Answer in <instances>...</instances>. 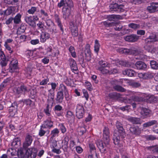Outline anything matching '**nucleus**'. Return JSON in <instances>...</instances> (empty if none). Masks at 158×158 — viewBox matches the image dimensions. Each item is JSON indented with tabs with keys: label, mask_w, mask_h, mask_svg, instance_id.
<instances>
[{
	"label": "nucleus",
	"mask_w": 158,
	"mask_h": 158,
	"mask_svg": "<svg viewBox=\"0 0 158 158\" xmlns=\"http://www.w3.org/2000/svg\"><path fill=\"white\" fill-rule=\"evenodd\" d=\"M69 138L68 136H66L62 140V144L68 145Z\"/></svg>",
	"instance_id": "63"
},
{
	"label": "nucleus",
	"mask_w": 158,
	"mask_h": 158,
	"mask_svg": "<svg viewBox=\"0 0 158 158\" xmlns=\"http://www.w3.org/2000/svg\"><path fill=\"white\" fill-rule=\"evenodd\" d=\"M108 96L110 98L114 100H117L120 97L119 94L114 92L110 93Z\"/></svg>",
	"instance_id": "35"
},
{
	"label": "nucleus",
	"mask_w": 158,
	"mask_h": 158,
	"mask_svg": "<svg viewBox=\"0 0 158 158\" xmlns=\"http://www.w3.org/2000/svg\"><path fill=\"white\" fill-rule=\"evenodd\" d=\"M37 7L34 6H32L30 9H29L27 11V13L30 14H33L36 11Z\"/></svg>",
	"instance_id": "59"
},
{
	"label": "nucleus",
	"mask_w": 158,
	"mask_h": 158,
	"mask_svg": "<svg viewBox=\"0 0 158 158\" xmlns=\"http://www.w3.org/2000/svg\"><path fill=\"white\" fill-rule=\"evenodd\" d=\"M22 102L24 104L27 106H30L32 102V101L29 99H23L22 100Z\"/></svg>",
	"instance_id": "54"
},
{
	"label": "nucleus",
	"mask_w": 158,
	"mask_h": 158,
	"mask_svg": "<svg viewBox=\"0 0 158 158\" xmlns=\"http://www.w3.org/2000/svg\"><path fill=\"white\" fill-rule=\"evenodd\" d=\"M33 140V137L31 135L29 134H27L25 138V141L23 143V147L26 148L30 146L32 143Z\"/></svg>",
	"instance_id": "14"
},
{
	"label": "nucleus",
	"mask_w": 158,
	"mask_h": 158,
	"mask_svg": "<svg viewBox=\"0 0 158 158\" xmlns=\"http://www.w3.org/2000/svg\"><path fill=\"white\" fill-rule=\"evenodd\" d=\"M64 94L57 92L55 98L56 102L57 104L62 103L64 99Z\"/></svg>",
	"instance_id": "29"
},
{
	"label": "nucleus",
	"mask_w": 158,
	"mask_h": 158,
	"mask_svg": "<svg viewBox=\"0 0 158 158\" xmlns=\"http://www.w3.org/2000/svg\"><path fill=\"white\" fill-rule=\"evenodd\" d=\"M147 10L149 13H154L158 11V2H152L147 6Z\"/></svg>",
	"instance_id": "9"
},
{
	"label": "nucleus",
	"mask_w": 158,
	"mask_h": 158,
	"mask_svg": "<svg viewBox=\"0 0 158 158\" xmlns=\"http://www.w3.org/2000/svg\"><path fill=\"white\" fill-rule=\"evenodd\" d=\"M157 100V97L153 95H148L146 99V102L149 103L155 102Z\"/></svg>",
	"instance_id": "32"
},
{
	"label": "nucleus",
	"mask_w": 158,
	"mask_h": 158,
	"mask_svg": "<svg viewBox=\"0 0 158 158\" xmlns=\"http://www.w3.org/2000/svg\"><path fill=\"white\" fill-rule=\"evenodd\" d=\"M28 91V88L26 86L23 84L20 86L17 87L14 89V92L17 94L21 93L25 94Z\"/></svg>",
	"instance_id": "8"
},
{
	"label": "nucleus",
	"mask_w": 158,
	"mask_h": 158,
	"mask_svg": "<svg viewBox=\"0 0 158 158\" xmlns=\"http://www.w3.org/2000/svg\"><path fill=\"white\" fill-rule=\"evenodd\" d=\"M130 54L135 56L139 55L140 53V50L136 49L135 48L131 49Z\"/></svg>",
	"instance_id": "47"
},
{
	"label": "nucleus",
	"mask_w": 158,
	"mask_h": 158,
	"mask_svg": "<svg viewBox=\"0 0 158 158\" xmlns=\"http://www.w3.org/2000/svg\"><path fill=\"white\" fill-rule=\"evenodd\" d=\"M110 11L121 13L125 11L124 6L123 5H118L115 2L113 1L109 5Z\"/></svg>",
	"instance_id": "3"
},
{
	"label": "nucleus",
	"mask_w": 158,
	"mask_h": 158,
	"mask_svg": "<svg viewBox=\"0 0 158 158\" xmlns=\"http://www.w3.org/2000/svg\"><path fill=\"white\" fill-rule=\"evenodd\" d=\"M157 122L156 120H152L150 121L147 122L143 124V127L144 128H146L152 126L154 124H157Z\"/></svg>",
	"instance_id": "36"
},
{
	"label": "nucleus",
	"mask_w": 158,
	"mask_h": 158,
	"mask_svg": "<svg viewBox=\"0 0 158 158\" xmlns=\"http://www.w3.org/2000/svg\"><path fill=\"white\" fill-rule=\"evenodd\" d=\"M18 157L19 158H24V153L23 152V150L20 149L18 150Z\"/></svg>",
	"instance_id": "57"
},
{
	"label": "nucleus",
	"mask_w": 158,
	"mask_h": 158,
	"mask_svg": "<svg viewBox=\"0 0 158 158\" xmlns=\"http://www.w3.org/2000/svg\"><path fill=\"white\" fill-rule=\"evenodd\" d=\"M122 73L124 75H127L128 77H134L136 74L135 71L130 69H125L122 71Z\"/></svg>",
	"instance_id": "26"
},
{
	"label": "nucleus",
	"mask_w": 158,
	"mask_h": 158,
	"mask_svg": "<svg viewBox=\"0 0 158 158\" xmlns=\"http://www.w3.org/2000/svg\"><path fill=\"white\" fill-rule=\"evenodd\" d=\"M90 47V46L89 44H86L84 50L85 54V59L87 61H90L91 59L92 56Z\"/></svg>",
	"instance_id": "13"
},
{
	"label": "nucleus",
	"mask_w": 158,
	"mask_h": 158,
	"mask_svg": "<svg viewBox=\"0 0 158 158\" xmlns=\"http://www.w3.org/2000/svg\"><path fill=\"white\" fill-rule=\"evenodd\" d=\"M69 62L71 70L73 72L74 71H77L78 70V68L76 62L73 59H69Z\"/></svg>",
	"instance_id": "27"
},
{
	"label": "nucleus",
	"mask_w": 158,
	"mask_h": 158,
	"mask_svg": "<svg viewBox=\"0 0 158 158\" xmlns=\"http://www.w3.org/2000/svg\"><path fill=\"white\" fill-rule=\"evenodd\" d=\"M52 116L48 117V118L44 121V123L42 125L49 130L53 127V122L52 120Z\"/></svg>",
	"instance_id": "11"
},
{
	"label": "nucleus",
	"mask_w": 158,
	"mask_h": 158,
	"mask_svg": "<svg viewBox=\"0 0 158 158\" xmlns=\"http://www.w3.org/2000/svg\"><path fill=\"white\" fill-rule=\"evenodd\" d=\"M37 150L35 148H30L27 150L26 154L27 158H35L37 155Z\"/></svg>",
	"instance_id": "7"
},
{
	"label": "nucleus",
	"mask_w": 158,
	"mask_h": 158,
	"mask_svg": "<svg viewBox=\"0 0 158 158\" xmlns=\"http://www.w3.org/2000/svg\"><path fill=\"white\" fill-rule=\"evenodd\" d=\"M118 133L117 134L120 135L122 138H125L126 136V133L125 130L123 127L118 128Z\"/></svg>",
	"instance_id": "42"
},
{
	"label": "nucleus",
	"mask_w": 158,
	"mask_h": 158,
	"mask_svg": "<svg viewBox=\"0 0 158 158\" xmlns=\"http://www.w3.org/2000/svg\"><path fill=\"white\" fill-rule=\"evenodd\" d=\"M118 133L117 134L120 135L122 138H125L126 136V133L125 130L123 127L118 128Z\"/></svg>",
	"instance_id": "43"
},
{
	"label": "nucleus",
	"mask_w": 158,
	"mask_h": 158,
	"mask_svg": "<svg viewBox=\"0 0 158 158\" xmlns=\"http://www.w3.org/2000/svg\"><path fill=\"white\" fill-rule=\"evenodd\" d=\"M40 42L44 43L46 40L50 38V35L48 32L45 31H42L40 36Z\"/></svg>",
	"instance_id": "17"
},
{
	"label": "nucleus",
	"mask_w": 158,
	"mask_h": 158,
	"mask_svg": "<svg viewBox=\"0 0 158 158\" xmlns=\"http://www.w3.org/2000/svg\"><path fill=\"white\" fill-rule=\"evenodd\" d=\"M128 26L129 27L134 29L138 28L140 27L139 25L133 23L129 24Z\"/></svg>",
	"instance_id": "60"
},
{
	"label": "nucleus",
	"mask_w": 158,
	"mask_h": 158,
	"mask_svg": "<svg viewBox=\"0 0 158 158\" xmlns=\"http://www.w3.org/2000/svg\"><path fill=\"white\" fill-rule=\"evenodd\" d=\"M69 51L70 52L71 55L73 58L77 57L76 54L75 52V48L73 46H71L69 48Z\"/></svg>",
	"instance_id": "45"
},
{
	"label": "nucleus",
	"mask_w": 158,
	"mask_h": 158,
	"mask_svg": "<svg viewBox=\"0 0 158 158\" xmlns=\"http://www.w3.org/2000/svg\"><path fill=\"white\" fill-rule=\"evenodd\" d=\"M70 29L72 36L73 37H77L78 35V28L77 26L75 25L73 23H70Z\"/></svg>",
	"instance_id": "16"
},
{
	"label": "nucleus",
	"mask_w": 158,
	"mask_h": 158,
	"mask_svg": "<svg viewBox=\"0 0 158 158\" xmlns=\"http://www.w3.org/2000/svg\"><path fill=\"white\" fill-rule=\"evenodd\" d=\"M57 92L61 94H64L68 91V89L64 84H61L60 85Z\"/></svg>",
	"instance_id": "30"
},
{
	"label": "nucleus",
	"mask_w": 158,
	"mask_h": 158,
	"mask_svg": "<svg viewBox=\"0 0 158 158\" xmlns=\"http://www.w3.org/2000/svg\"><path fill=\"white\" fill-rule=\"evenodd\" d=\"M145 41L147 43L158 41V34H151L149 37L145 39Z\"/></svg>",
	"instance_id": "15"
},
{
	"label": "nucleus",
	"mask_w": 158,
	"mask_h": 158,
	"mask_svg": "<svg viewBox=\"0 0 158 158\" xmlns=\"http://www.w3.org/2000/svg\"><path fill=\"white\" fill-rule=\"evenodd\" d=\"M130 132L136 136L139 135L141 133L140 129L137 126H133L129 128Z\"/></svg>",
	"instance_id": "18"
},
{
	"label": "nucleus",
	"mask_w": 158,
	"mask_h": 158,
	"mask_svg": "<svg viewBox=\"0 0 158 158\" xmlns=\"http://www.w3.org/2000/svg\"><path fill=\"white\" fill-rule=\"evenodd\" d=\"M145 50L147 51L148 52H150L152 54L155 52L156 50V48H153L151 46L146 45L144 47Z\"/></svg>",
	"instance_id": "34"
},
{
	"label": "nucleus",
	"mask_w": 158,
	"mask_h": 158,
	"mask_svg": "<svg viewBox=\"0 0 158 158\" xmlns=\"http://www.w3.org/2000/svg\"><path fill=\"white\" fill-rule=\"evenodd\" d=\"M114 26V28L115 30L117 31H120L123 28V26L119 23H115Z\"/></svg>",
	"instance_id": "58"
},
{
	"label": "nucleus",
	"mask_w": 158,
	"mask_h": 158,
	"mask_svg": "<svg viewBox=\"0 0 158 158\" xmlns=\"http://www.w3.org/2000/svg\"><path fill=\"white\" fill-rule=\"evenodd\" d=\"M40 12L42 16L47 17L48 18V14L47 11L41 9L40 10Z\"/></svg>",
	"instance_id": "62"
},
{
	"label": "nucleus",
	"mask_w": 158,
	"mask_h": 158,
	"mask_svg": "<svg viewBox=\"0 0 158 158\" xmlns=\"http://www.w3.org/2000/svg\"><path fill=\"white\" fill-rule=\"evenodd\" d=\"M56 146L57 144L56 143H55V144H54V146L53 147V148L52 149V152L54 153H56V154H60L61 152V151L59 149H57L56 148H54L55 147H56Z\"/></svg>",
	"instance_id": "64"
},
{
	"label": "nucleus",
	"mask_w": 158,
	"mask_h": 158,
	"mask_svg": "<svg viewBox=\"0 0 158 158\" xmlns=\"http://www.w3.org/2000/svg\"><path fill=\"white\" fill-rule=\"evenodd\" d=\"M44 21L46 25V28L49 32L52 33L57 32L56 25L50 19H46Z\"/></svg>",
	"instance_id": "4"
},
{
	"label": "nucleus",
	"mask_w": 158,
	"mask_h": 158,
	"mask_svg": "<svg viewBox=\"0 0 158 158\" xmlns=\"http://www.w3.org/2000/svg\"><path fill=\"white\" fill-rule=\"evenodd\" d=\"M147 57L146 55L143 54L140 52V53L139 54L138 56L137 57H135V58L144 60H147Z\"/></svg>",
	"instance_id": "52"
},
{
	"label": "nucleus",
	"mask_w": 158,
	"mask_h": 158,
	"mask_svg": "<svg viewBox=\"0 0 158 158\" xmlns=\"http://www.w3.org/2000/svg\"><path fill=\"white\" fill-rule=\"evenodd\" d=\"M135 65L138 69L143 70H146L147 69L146 64L142 61H137L135 63Z\"/></svg>",
	"instance_id": "21"
},
{
	"label": "nucleus",
	"mask_w": 158,
	"mask_h": 158,
	"mask_svg": "<svg viewBox=\"0 0 158 158\" xmlns=\"http://www.w3.org/2000/svg\"><path fill=\"white\" fill-rule=\"evenodd\" d=\"M139 37L136 35L132 34L126 36L125 40L126 41L129 42H134L137 41Z\"/></svg>",
	"instance_id": "25"
},
{
	"label": "nucleus",
	"mask_w": 158,
	"mask_h": 158,
	"mask_svg": "<svg viewBox=\"0 0 158 158\" xmlns=\"http://www.w3.org/2000/svg\"><path fill=\"white\" fill-rule=\"evenodd\" d=\"M124 138H122L120 135L117 133H114L113 135V142L115 145H117L120 147L122 145L120 143L121 140H123Z\"/></svg>",
	"instance_id": "12"
},
{
	"label": "nucleus",
	"mask_w": 158,
	"mask_h": 158,
	"mask_svg": "<svg viewBox=\"0 0 158 158\" xmlns=\"http://www.w3.org/2000/svg\"><path fill=\"white\" fill-rule=\"evenodd\" d=\"M17 63L18 62L17 61H15V63L13 64H11L10 66V71L11 72H15V70L17 68Z\"/></svg>",
	"instance_id": "46"
},
{
	"label": "nucleus",
	"mask_w": 158,
	"mask_h": 158,
	"mask_svg": "<svg viewBox=\"0 0 158 158\" xmlns=\"http://www.w3.org/2000/svg\"><path fill=\"white\" fill-rule=\"evenodd\" d=\"M33 51L27 50L25 52V55L27 58H29L30 56H32L33 55Z\"/></svg>",
	"instance_id": "61"
},
{
	"label": "nucleus",
	"mask_w": 158,
	"mask_h": 158,
	"mask_svg": "<svg viewBox=\"0 0 158 158\" xmlns=\"http://www.w3.org/2000/svg\"><path fill=\"white\" fill-rule=\"evenodd\" d=\"M21 16L20 13H18L14 18H13L14 24H18L21 23Z\"/></svg>",
	"instance_id": "33"
},
{
	"label": "nucleus",
	"mask_w": 158,
	"mask_h": 158,
	"mask_svg": "<svg viewBox=\"0 0 158 158\" xmlns=\"http://www.w3.org/2000/svg\"><path fill=\"white\" fill-rule=\"evenodd\" d=\"M127 119L133 124H140L142 123V121L141 119L138 118L133 117H128Z\"/></svg>",
	"instance_id": "24"
},
{
	"label": "nucleus",
	"mask_w": 158,
	"mask_h": 158,
	"mask_svg": "<svg viewBox=\"0 0 158 158\" xmlns=\"http://www.w3.org/2000/svg\"><path fill=\"white\" fill-rule=\"evenodd\" d=\"M20 143L19 140L18 138H15L13 139L12 142L11 144L15 148H16L18 147V146L19 145Z\"/></svg>",
	"instance_id": "48"
},
{
	"label": "nucleus",
	"mask_w": 158,
	"mask_h": 158,
	"mask_svg": "<svg viewBox=\"0 0 158 158\" xmlns=\"http://www.w3.org/2000/svg\"><path fill=\"white\" fill-rule=\"evenodd\" d=\"M53 111L56 116L57 117L62 116L63 114V109L62 106L60 105H57L55 106L53 109Z\"/></svg>",
	"instance_id": "10"
},
{
	"label": "nucleus",
	"mask_w": 158,
	"mask_h": 158,
	"mask_svg": "<svg viewBox=\"0 0 158 158\" xmlns=\"http://www.w3.org/2000/svg\"><path fill=\"white\" fill-rule=\"evenodd\" d=\"M54 18L55 22L56 23L57 25L60 28V30L62 32V34H63L64 32L63 26L59 16L57 14H55L54 15Z\"/></svg>",
	"instance_id": "22"
},
{
	"label": "nucleus",
	"mask_w": 158,
	"mask_h": 158,
	"mask_svg": "<svg viewBox=\"0 0 158 158\" xmlns=\"http://www.w3.org/2000/svg\"><path fill=\"white\" fill-rule=\"evenodd\" d=\"M140 117L143 119L147 118L151 115L150 110L145 108H142L140 112Z\"/></svg>",
	"instance_id": "6"
},
{
	"label": "nucleus",
	"mask_w": 158,
	"mask_h": 158,
	"mask_svg": "<svg viewBox=\"0 0 158 158\" xmlns=\"http://www.w3.org/2000/svg\"><path fill=\"white\" fill-rule=\"evenodd\" d=\"M104 26L106 27H110L113 26H114L115 23L113 22H110L109 21L107 20L102 22Z\"/></svg>",
	"instance_id": "51"
},
{
	"label": "nucleus",
	"mask_w": 158,
	"mask_h": 158,
	"mask_svg": "<svg viewBox=\"0 0 158 158\" xmlns=\"http://www.w3.org/2000/svg\"><path fill=\"white\" fill-rule=\"evenodd\" d=\"M57 6L62 9L63 18L68 20L71 14V11L74 9V4L72 0H61L58 3Z\"/></svg>",
	"instance_id": "2"
},
{
	"label": "nucleus",
	"mask_w": 158,
	"mask_h": 158,
	"mask_svg": "<svg viewBox=\"0 0 158 158\" xmlns=\"http://www.w3.org/2000/svg\"><path fill=\"white\" fill-rule=\"evenodd\" d=\"M50 103H48L47 104L46 107L44 110V112L46 116L48 117H52L51 114L52 106V104L51 106H50Z\"/></svg>",
	"instance_id": "28"
},
{
	"label": "nucleus",
	"mask_w": 158,
	"mask_h": 158,
	"mask_svg": "<svg viewBox=\"0 0 158 158\" xmlns=\"http://www.w3.org/2000/svg\"><path fill=\"white\" fill-rule=\"evenodd\" d=\"M60 131L57 128H55L51 131L50 135L51 138H53L56 136H58Z\"/></svg>",
	"instance_id": "41"
},
{
	"label": "nucleus",
	"mask_w": 158,
	"mask_h": 158,
	"mask_svg": "<svg viewBox=\"0 0 158 158\" xmlns=\"http://www.w3.org/2000/svg\"><path fill=\"white\" fill-rule=\"evenodd\" d=\"M37 90L36 88L32 89L30 90V93L29 95V97L31 99H34L36 96Z\"/></svg>",
	"instance_id": "39"
},
{
	"label": "nucleus",
	"mask_w": 158,
	"mask_h": 158,
	"mask_svg": "<svg viewBox=\"0 0 158 158\" xmlns=\"http://www.w3.org/2000/svg\"><path fill=\"white\" fill-rule=\"evenodd\" d=\"M76 114L78 119L83 118L85 114V110L82 104H78L77 105L76 110Z\"/></svg>",
	"instance_id": "5"
},
{
	"label": "nucleus",
	"mask_w": 158,
	"mask_h": 158,
	"mask_svg": "<svg viewBox=\"0 0 158 158\" xmlns=\"http://www.w3.org/2000/svg\"><path fill=\"white\" fill-rule=\"evenodd\" d=\"M27 28V26L24 24H21L20 27L17 29V33L18 35H20L24 33Z\"/></svg>",
	"instance_id": "31"
},
{
	"label": "nucleus",
	"mask_w": 158,
	"mask_h": 158,
	"mask_svg": "<svg viewBox=\"0 0 158 158\" xmlns=\"http://www.w3.org/2000/svg\"><path fill=\"white\" fill-rule=\"evenodd\" d=\"M132 98L134 101L137 102H142L145 100L143 98L141 97L140 95L135 96L134 97H133Z\"/></svg>",
	"instance_id": "50"
},
{
	"label": "nucleus",
	"mask_w": 158,
	"mask_h": 158,
	"mask_svg": "<svg viewBox=\"0 0 158 158\" xmlns=\"http://www.w3.org/2000/svg\"><path fill=\"white\" fill-rule=\"evenodd\" d=\"M98 64L100 66L99 67H103L105 68L108 67V64L105 61L102 60L98 62Z\"/></svg>",
	"instance_id": "55"
},
{
	"label": "nucleus",
	"mask_w": 158,
	"mask_h": 158,
	"mask_svg": "<svg viewBox=\"0 0 158 158\" xmlns=\"http://www.w3.org/2000/svg\"><path fill=\"white\" fill-rule=\"evenodd\" d=\"M58 127H60L61 133L63 134L64 133L67 131V129L63 123H60L58 125Z\"/></svg>",
	"instance_id": "56"
},
{
	"label": "nucleus",
	"mask_w": 158,
	"mask_h": 158,
	"mask_svg": "<svg viewBox=\"0 0 158 158\" xmlns=\"http://www.w3.org/2000/svg\"><path fill=\"white\" fill-rule=\"evenodd\" d=\"M151 67L153 69H158V63L157 62L152 60L150 61V62Z\"/></svg>",
	"instance_id": "40"
},
{
	"label": "nucleus",
	"mask_w": 158,
	"mask_h": 158,
	"mask_svg": "<svg viewBox=\"0 0 158 158\" xmlns=\"http://www.w3.org/2000/svg\"><path fill=\"white\" fill-rule=\"evenodd\" d=\"M146 149L152 151L154 154H158V147L156 146L146 147Z\"/></svg>",
	"instance_id": "37"
},
{
	"label": "nucleus",
	"mask_w": 158,
	"mask_h": 158,
	"mask_svg": "<svg viewBox=\"0 0 158 158\" xmlns=\"http://www.w3.org/2000/svg\"><path fill=\"white\" fill-rule=\"evenodd\" d=\"M98 70L100 71L103 74H106L107 73L109 74V71L105 68H103V67H98Z\"/></svg>",
	"instance_id": "53"
},
{
	"label": "nucleus",
	"mask_w": 158,
	"mask_h": 158,
	"mask_svg": "<svg viewBox=\"0 0 158 158\" xmlns=\"http://www.w3.org/2000/svg\"><path fill=\"white\" fill-rule=\"evenodd\" d=\"M50 132V130L48 129L46 127L41 125L39 131L38 135L42 137L44 136L45 134L48 135L49 134Z\"/></svg>",
	"instance_id": "19"
},
{
	"label": "nucleus",
	"mask_w": 158,
	"mask_h": 158,
	"mask_svg": "<svg viewBox=\"0 0 158 158\" xmlns=\"http://www.w3.org/2000/svg\"><path fill=\"white\" fill-rule=\"evenodd\" d=\"M24 20L26 23L32 27L34 28L36 27V23L33 21L32 16H26L25 17Z\"/></svg>",
	"instance_id": "23"
},
{
	"label": "nucleus",
	"mask_w": 158,
	"mask_h": 158,
	"mask_svg": "<svg viewBox=\"0 0 158 158\" xmlns=\"http://www.w3.org/2000/svg\"><path fill=\"white\" fill-rule=\"evenodd\" d=\"M12 11V8H9L3 11L2 13H1L0 14L1 15H4L8 16L11 14Z\"/></svg>",
	"instance_id": "44"
},
{
	"label": "nucleus",
	"mask_w": 158,
	"mask_h": 158,
	"mask_svg": "<svg viewBox=\"0 0 158 158\" xmlns=\"http://www.w3.org/2000/svg\"><path fill=\"white\" fill-rule=\"evenodd\" d=\"M100 45L98 40H96L94 42V51L97 54H98L100 49Z\"/></svg>",
	"instance_id": "38"
},
{
	"label": "nucleus",
	"mask_w": 158,
	"mask_h": 158,
	"mask_svg": "<svg viewBox=\"0 0 158 158\" xmlns=\"http://www.w3.org/2000/svg\"><path fill=\"white\" fill-rule=\"evenodd\" d=\"M48 103L53 104L54 99L55 91L49 89L48 90Z\"/></svg>",
	"instance_id": "20"
},
{
	"label": "nucleus",
	"mask_w": 158,
	"mask_h": 158,
	"mask_svg": "<svg viewBox=\"0 0 158 158\" xmlns=\"http://www.w3.org/2000/svg\"><path fill=\"white\" fill-rule=\"evenodd\" d=\"M103 132L104 142L99 140L96 142V144L101 153H105L108 150V146L110 141V131L109 128L107 127L104 126Z\"/></svg>",
	"instance_id": "1"
},
{
	"label": "nucleus",
	"mask_w": 158,
	"mask_h": 158,
	"mask_svg": "<svg viewBox=\"0 0 158 158\" xmlns=\"http://www.w3.org/2000/svg\"><path fill=\"white\" fill-rule=\"evenodd\" d=\"M113 88L116 90L123 92L126 91V89L119 85H116L113 87Z\"/></svg>",
	"instance_id": "49"
}]
</instances>
